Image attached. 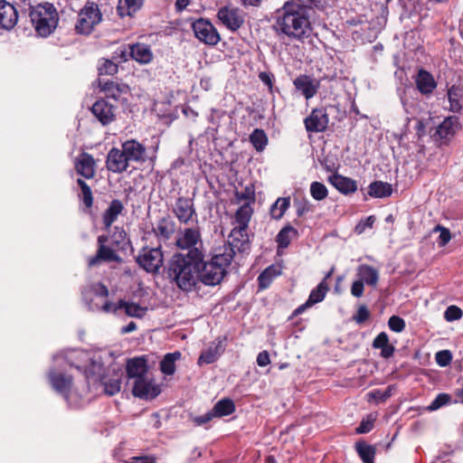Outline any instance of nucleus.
Returning a JSON list of instances; mask_svg holds the SVG:
<instances>
[{
  "instance_id": "58",
  "label": "nucleus",
  "mask_w": 463,
  "mask_h": 463,
  "mask_svg": "<svg viewBox=\"0 0 463 463\" xmlns=\"http://www.w3.org/2000/svg\"><path fill=\"white\" fill-rule=\"evenodd\" d=\"M392 386H388L384 391L376 390L371 392L369 395L378 402H385L392 396Z\"/></svg>"
},
{
  "instance_id": "15",
  "label": "nucleus",
  "mask_w": 463,
  "mask_h": 463,
  "mask_svg": "<svg viewBox=\"0 0 463 463\" xmlns=\"http://www.w3.org/2000/svg\"><path fill=\"white\" fill-rule=\"evenodd\" d=\"M121 148L126 154L128 161L143 164L146 161V148L136 139H128L122 143Z\"/></svg>"
},
{
  "instance_id": "36",
  "label": "nucleus",
  "mask_w": 463,
  "mask_h": 463,
  "mask_svg": "<svg viewBox=\"0 0 463 463\" xmlns=\"http://www.w3.org/2000/svg\"><path fill=\"white\" fill-rule=\"evenodd\" d=\"M181 353L175 351L166 354L160 362V370L165 375H173L175 373V362L181 358Z\"/></svg>"
},
{
  "instance_id": "53",
  "label": "nucleus",
  "mask_w": 463,
  "mask_h": 463,
  "mask_svg": "<svg viewBox=\"0 0 463 463\" xmlns=\"http://www.w3.org/2000/svg\"><path fill=\"white\" fill-rule=\"evenodd\" d=\"M388 326L392 331L401 333L405 329L406 323L401 317L393 315L389 318Z\"/></svg>"
},
{
  "instance_id": "22",
  "label": "nucleus",
  "mask_w": 463,
  "mask_h": 463,
  "mask_svg": "<svg viewBox=\"0 0 463 463\" xmlns=\"http://www.w3.org/2000/svg\"><path fill=\"white\" fill-rule=\"evenodd\" d=\"M117 249L114 247H109L108 245H101L98 247L97 252L94 256H91L89 260V266L94 267L99 265L100 262H118L120 260V257L118 255Z\"/></svg>"
},
{
  "instance_id": "64",
  "label": "nucleus",
  "mask_w": 463,
  "mask_h": 463,
  "mask_svg": "<svg viewBox=\"0 0 463 463\" xmlns=\"http://www.w3.org/2000/svg\"><path fill=\"white\" fill-rule=\"evenodd\" d=\"M236 197L239 200H246L249 201L248 203L254 202L255 201V195L254 192L250 190L249 187H246L245 190L241 193L237 192Z\"/></svg>"
},
{
  "instance_id": "30",
  "label": "nucleus",
  "mask_w": 463,
  "mask_h": 463,
  "mask_svg": "<svg viewBox=\"0 0 463 463\" xmlns=\"http://www.w3.org/2000/svg\"><path fill=\"white\" fill-rule=\"evenodd\" d=\"M200 239V232L195 229H185L182 237L178 238L176 245L180 249H194Z\"/></svg>"
},
{
  "instance_id": "7",
  "label": "nucleus",
  "mask_w": 463,
  "mask_h": 463,
  "mask_svg": "<svg viewBox=\"0 0 463 463\" xmlns=\"http://www.w3.org/2000/svg\"><path fill=\"white\" fill-rule=\"evenodd\" d=\"M244 13L237 7L222 6L217 12V18L231 32H237L244 24Z\"/></svg>"
},
{
  "instance_id": "24",
  "label": "nucleus",
  "mask_w": 463,
  "mask_h": 463,
  "mask_svg": "<svg viewBox=\"0 0 463 463\" xmlns=\"http://www.w3.org/2000/svg\"><path fill=\"white\" fill-rule=\"evenodd\" d=\"M124 210V204L120 200L113 199L109 203L108 208L102 213V223L105 230H109L111 227Z\"/></svg>"
},
{
  "instance_id": "47",
  "label": "nucleus",
  "mask_w": 463,
  "mask_h": 463,
  "mask_svg": "<svg viewBox=\"0 0 463 463\" xmlns=\"http://www.w3.org/2000/svg\"><path fill=\"white\" fill-rule=\"evenodd\" d=\"M123 308L125 309V313L127 316L136 318H142L146 315L147 308L143 307L140 305L134 302H127L125 301V305H123Z\"/></svg>"
},
{
  "instance_id": "61",
  "label": "nucleus",
  "mask_w": 463,
  "mask_h": 463,
  "mask_svg": "<svg viewBox=\"0 0 463 463\" xmlns=\"http://www.w3.org/2000/svg\"><path fill=\"white\" fill-rule=\"evenodd\" d=\"M448 98L450 105V110L453 112L459 111L461 109V105L459 100L457 99V94L453 92L452 89L449 90Z\"/></svg>"
},
{
  "instance_id": "26",
  "label": "nucleus",
  "mask_w": 463,
  "mask_h": 463,
  "mask_svg": "<svg viewBox=\"0 0 463 463\" xmlns=\"http://www.w3.org/2000/svg\"><path fill=\"white\" fill-rule=\"evenodd\" d=\"M130 58L141 64L149 63L153 59L150 47L144 43L128 45Z\"/></svg>"
},
{
  "instance_id": "46",
  "label": "nucleus",
  "mask_w": 463,
  "mask_h": 463,
  "mask_svg": "<svg viewBox=\"0 0 463 463\" xmlns=\"http://www.w3.org/2000/svg\"><path fill=\"white\" fill-rule=\"evenodd\" d=\"M219 355V346H210L207 350L203 351L200 354L198 358V364L202 365L203 364H213L218 359Z\"/></svg>"
},
{
  "instance_id": "4",
  "label": "nucleus",
  "mask_w": 463,
  "mask_h": 463,
  "mask_svg": "<svg viewBox=\"0 0 463 463\" xmlns=\"http://www.w3.org/2000/svg\"><path fill=\"white\" fill-rule=\"evenodd\" d=\"M29 16L35 32L42 37H48L56 29L59 14L53 4L44 2L30 6Z\"/></svg>"
},
{
  "instance_id": "45",
  "label": "nucleus",
  "mask_w": 463,
  "mask_h": 463,
  "mask_svg": "<svg viewBox=\"0 0 463 463\" xmlns=\"http://www.w3.org/2000/svg\"><path fill=\"white\" fill-rule=\"evenodd\" d=\"M93 21L90 22L87 17L81 15V13L78 14V21L75 24V31L80 34H90L94 30Z\"/></svg>"
},
{
  "instance_id": "62",
  "label": "nucleus",
  "mask_w": 463,
  "mask_h": 463,
  "mask_svg": "<svg viewBox=\"0 0 463 463\" xmlns=\"http://www.w3.org/2000/svg\"><path fill=\"white\" fill-rule=\"evenodd\" d=\"M214 417L212 410L201 416L193 417L192 420L196 426H202L211 421Z\"/></svg>"
},
{
  "instance_id": "1",
  "label": "nucleus",
  "mask_w": 463,
  "mask_h": 463,
  "mask_svg": "<svg viewBox=\"0 0 463 463\" xmlns=\"http://www.w3.org/2000/svg\"><path fill=\"white\" fill-rule=\"evenodd\" d=\"M326 0H291L287 1L276 12L273 29L278 35L284 34L289 39L303 41L312 33L309 13L313 8L324 10Z\"/></svg>"
},
{
  "instance_id": "42",
  "label": "nucleus",
  "mask_w": 463,
  "mask_h": 463,
  "mask_svg": "<svg viewBox=\"0 0 463 463\" xmlns=\"http://www.w3.org/2000/svg\"><path fill=\"white\" fill-rule=\"evenodd\" d=\"M252 214V209L250 203H246L236 211L235 220L241 226V229H248V225Z\"/></svg>"
},
{
  "instance_id": "37",
  "label": "nucleus",
  "mask_w": 463,
  "mask_h": 463,
  "mask_svg": "<svg viewBox=\"0 0 463 463\" xmlns=\"http://www.w3.org/2000/svg\"><path fill=\"white\" fill-rule=\"evenodd\" d=\"M80 12L81 15L87 17L90 22L93 21V25H97L102 21L101 11L95 2L87 1Z\"/></svg>"
},
{
  "instance_id": "48",
  "label": "nucleus",
  "mask_w": 463,
  "mask_h": 463,
  "mask_svg": "<svg viewBox=\"0 0 463 463\" xmlns=\"http://www.w3.org/2000/svg\"><path fill=\"white\" fill-rule=\"evenodd\" d=\"M310 194L313 199L322 201L327 197L328 190L323 183L315 181L310 184Z\"/></svg>"
},
{
  "instance_id": "33",
  "label": "nucleus",
  "mask_w": 463,
  "mask_h": 463,
  "mask_svg": "<svg viewBox=\"0 0 463 463\" xmlns=\"http://www.w3.org/2000/svg\"><path fill=\"white\" fill-rule=\"evenodd\" d=\"M281 271L279 267L272 264L266 268L258 277V283L260 289H265L269 288L272 280L280 275Z\"/></svg>"
},
{
  "instance_id": "34",
  "label": "nucleus",
  "mask_w": 463,
  "mask_h": 463,
  "mask_svg": "<svg viewBox=\"0 0 463 463\" xmlns=\"http://www.w3.org/2000/svg\"><path fill=\"white\" fill-rule=\"evenodd\" d=\"M355 450L364 463H374L376 449L364 440H359L354 445Z\"/></svg>"
},
{
  "instance_id": "54",
  "label": "nucleus",
  "mask_w": 463,
  "mask_h": 463,
  "mask_svg": "<svg viewBox=\"0 0 463 463\" xmlns=\"http://www.w3.org/2000/svg\"><path fill=\"white\" fill-rule=\"evenodd\" d=\"M462 310L458 307L452 305L447 307L444 313V318L447 321L451 322L460 319L462 317Z\"/></svg>"
},
{
  "instance_id": "40",
  "label": "nucleus",
  "mask_w": 463,
  "mask_h": 463,
  "mask_svg": "<svg viewBox=\"0 0 463 463\" xmlns=\"http://www.w3.org/2000/svg\"><path fill=\"white\" fill-rule=\"evenodd\" d=\"M290 206V197H279L271 204L269 213L274 220H280Z\"/></svg>"
},
{
  "instance_id": "32",
  "label": "nucleus",
  "mask_w": 463,
  "mask_h": 463,
  "mask_svg": "<svg viewBox=\"0 0 463 463\" xmlns=\"http://www.w3.org/2000/svg\"><path fill=\"white\" fill-rule=\"evenodd\" d=\"M331 273L332 270L329 271L326 278L315 288L311 290L309 297L307 300L308 305H310L311 307L324 300L326 292L329 290L326 279L331 276Z\"/></svg>"
},
{
  "instance_id": "39",
  "label": "nucleus",
  "mask_w": 463,
  "mask_h": 463,
  "mask_svg": "<svg viewBox=\"0 0 463 463\" xmlns=\"http://www.w3.org/2000/svg\"><path fill=\"white\" fill-rule=\"evenodd\" d=\"M249 140L257 152H262L269 142L268 136L261 128H255L250 133Z\"/></svg>"
},
{
  "instance_id": "21",
  "label": "nucleus",
  "mask_w": 463,
  "mask_h": 463,
  "mask_svg": "<svg viewBox=\"0 0 463 463\" xmlns=\"http://www.w3.org/2000/svg\"><path fill=\"white\" fill-rule=\"evenodd\" d=\"M327 181L339 193L345 195L353 194L357 190V184L355 180L344 176L338 173L329 175Z\"/></svg>"
},
{
  "instance_id": "12",
  "label": "nucleus",
  "mask_w": 463,
  "mask_h": 463,
  "mask_svg": "<svg viewBox=\"0 0 463 463\" xmlns=\"http://www.w3.org/2000/svg\"><path fill=\"white\" fill-rule=\"evenodd\" d=\"M48 380L52 389L62 395L66 401H69L73 383L72 376L50 370L48 373Z\"/></svg>"
},
{
  "instance_id": "57",
  "label": "nucleus",
  "mask_w": 463,
  "mask_h": 463,
  "mask_svg": "<svg viewBox=\"0 0 463 463\" xmlns=\"http://www.w3.org/2000/svg\"><path fill=\"white\" fill-rule=\"evenodd\" d=\"M369 317H370V312H369L368 308L366 307V306L361 305L358 307L356 314L353 317V319L357 324H364L366 320L369 319Z\"/></svg>"
},
{
  "instance_id": "60",
  "label": "nucleus",
  "mask_w": 463,
  "mask_h": 463,
  "mask_svg": "<svg viewBox=\"0 0 463 463\" xmlns=\"http://www.w3.org/2000/svg\"><path fill=\"white\" fill-rule=\"evenodd\" d=\"M387 344H389L388 335L385 332H381L373 339L372 346L374 349H381L382 347H384Z\"/></svg>"
},
{
  "instance_id": "3",
  "label": "nucleus",
  "mask_w": 463,
  "mask_h": 463,
  "mask_svg": "<svg viewBox=\"0 0 463 463\" xmlns=\"http://www.w3.org/2000/svg\"><path fill=\"white\" fill-rule=\"evenodd\" d=\"M220 252L214 254L210 260H204L202 253V261L198 265L196 283L202 282L206 286H215L221 283L227 274V268L232 264L235 251L230 246H223Z\"/></svg>"
},
{
  "instance_id": "14",
  "label": "nucleus",
  "mask_w": 463,
  "mask_h": 463,
  "mask_svg": "<svg viewBox=\"0 0 463 463\" xmlns=\"http://www.w3.org/2000/svg\"><path fill=\"white\" fill-rule=\"evenodd\" d=\"M115 106L104 99H99L91 107L94 117L103 125L107 126L115 120Z\"/></svg>"
},
{
  "instance_id": "38",
  "label": "nucleus",
  "mask_w": 463,
  "mask_h": 463,
  "mask_svg": "<svg viewBox=\"0 0 463 463\" xmlns=\"http://www.w3.org/2000/svg\"><path fill=\"white\" fill-rule=\"evenodd\" d=\"M130 243L126 231L122 227L115 226L113 234L111 235V246L117 250H125Z\"/></svg>"
},
{
  "instance_id": "19",
  "label": "nucleus",
  "mask_w": 463,
  "mask_h": 463,
  "mask_svg": "<svg viewBox=\"0 0 463 463\" xmlns=\"http://www.w3.org/2000/svg\"><path fill=\"white\" fill-rule=\"evenodd\" d=\"M295 88L301 91L302 95L309 99L316 96L319 89L320 83L318 80L312 79L307 74H301L293 80Z\"/></svg>"
},
{
  "instance_id": "13",
  "label": "nucleus",
  "mask_w": 463,
  "mask_h": 463,
  "mask_svg": "<svg viewBox=\"0 0 463 463\" xmlns=\"http://www.w3.org/2000/svg\"><path fill=\"white\" fill-rule=\"evenodd\" d=\"M173 213L181 223L188 224L194 217H197L192 198L180 196L176 199Z\"/></svg>"
},
{
  "instance_id": "35",
  "label": "nucleus",
  "mask_w": 463,
  "mask_h": 463,
  "mask_svg": "<svg viewBox=\"0 0 463 463\" xmlns=\"http://www.w3.org/2000/svg\"><path fill=\"white\" fill-rule=\"evenodd\" d=\"M213 415L217 418L229 416L235 411V404L230 398H223L218 401L212 409Z\"/></svg>"
},
{
  "instance_id": "41",
  "label": "nucleus",
  "mask_w": 463,
  "mask_h": 463,
  "mask_svg": "<svg viewBox=\"0 0 463 463\" xmlns=\"http://www.w3.org/2000/svg\"><path fill=\"white\" fill-rule=\"evenodd\" d=\"M290 233L294 236L298 235V230L292 227L290 224L284 226L277 234L276 241L279 245V248H288L290 244Z\"/></svg>"
},
{
  "instance_id": "29",
  "label": "nucleus",
  "mask_w": 463,
  "mask_h": 463,
  "mask_svg": "<svg viewBox=\"0 0 463 463\" xmlns=\"http://www.w3.org/2000/svg\"><path fill=\"white\" fill-rule=\"evenodd\" d=\"M357 276L360 280L372 287H375L379 280L378 270L367 264H362L357 268Z\"/></svg>"
},
{
  "instance_id": "51",
  "label": "nucleus",
  "mask_w": 463,
  "mask_h": 463,
  "mask_svg": "<svg viewBox=\"0 0 463 463\" xmlns=\"http://www.w3.org/2000/svg\"><path fill=\"white\" fill-rule=\"evenodd\" d=\"M102 384L104 385V391L106 394L110 396L119 392L121 387V381L119 378H112L109 381H104V379H100Z\"/></svg>"
},
{
  "instance_id": "10",
  "label": "nucleus",
  "mask_w": 463,
  "mask_h": 463,
  "mask_svg": "<svg viewBox=\"0 0 463 463\" xmlns=\"http://www.w3.org/2000/svg\"><path fill=\"white\" fill-rule=\"evenodd\" d=\"M458 128V118L448 117L434 129L431 137L436 141H440V145H448Z\"/></svg>"
},
{
  "instance_id": "23",
  "label": "nucleus",
  "mask_w": 463,
  "mask_h": 463,
  "mask_svg": "<svg viewBox=\"0 0 463 463\" xmlns=\"http://www.w3.org/2000/svg\"><path fill=\"white\" fill-rule=\"evenodd\" d=\"M76 172L86 179H91L95 175V160L93 156L82 152L75 160Z\"/></svg>"
},
{
  "instance_id": "31",
  "label": "nucleus",
  "mask_w": 463,
  "mask_h": 463,
  "mask_svg": "<svg viewBox=\"0 0 463 463\" xmlns=\"http://www.w3.org/2000/svg\"><path fill=\"white\" fill-rule=\"evenodd\" d=\"M392 194V184L383 181H374L368 187V194L373 198H385Z\"/></svg>"
},
{
  "instance_id": "59",
  "label": "nucleus",
  "mask_w": 463,
  "mask_h": 463,
  "mask_svg": "<svg viewBox=\"0 0 463 463\" xmlns=\"http://www.w3.org/2000/svg\"><path fill=\"white\" fill-rule=\"evenodd\" d=\"M375 222V217L373 215H370L366 217L364 220H362L356 226H355V232L358 234H361L364 232L366 228H372Z\"/></svg>"
},
{
  "instance_id": "49",
  "label": "nucleus",
  "mask_w": 463,
  "mask_h": 463,
  "mask_svg": "<svg viewBox=\"0 0 463 463\" xmlns=\"http://www.w3.org/2000/svg\"><path fill=\"white\" fill-rule=\"evenodd\" d=\"M452 402V397L449 393L441 392L439 393L436 398L430 402V404L427 407L429 411H434L439 410L444 405L449 404Z\"/></svg>"
},
{
  "instance_id": "11",
  "label": "nucleus",
  "mask_w": 463,
  "mask_h": 463,
  "mask_svg": "<svg viewBox=\"0 0 463 463\" xmlns=\"http://www.w3.org/2000/svg\"><path fill=\"white\" fill-rule=\"evenodd\" d=\"M108 171L114 174H122L128 170L130 162L122 148L112 147L106 157Z\"/></svg>"
},
{
  "instance_id": "5",
  "label": "nucleus",
  "mask_w": 463,
  "mask_h": 463,
  "mask_svg": "<svg viewBox=\"0 0 463 463\" xmlns=\"http://www.w3.org/2000/svg\"><path fill=\"white\" fill-rule=\"evenodd\" d=\"M192 29L194 36L204 44L214 46L221 40L218 31L208 19H196L192 24Z\"/></svg>"
},
{
  "instance_id": "25",
  "label": "nucleus",
  "mask_w": 463,
  "mask_h": 463,
  "mask_svg": "<svg viewBox=\"0 0 463 463\" xmlns=\"http://www.w3.org/2000/svg\"><path fill=\"white\" fill-rule=\"evenodd\" d=\"M415 83L418 90L423 95L432 93L437 87V82L435 81L433 75L423 69H420L418 71Z\"/></svg>"
},
{
  "instance_id": "63",
  "label": "nucleus",
  "mask_w": 463,
  "mask_h": 463,
  "mask_svg": "<svg viewBox=\"0 0 463 463\" xmlns=\"http://www.w3.org/2000/svg\"><path fill=\"white\" fill-rule=\"evenodd\" d=\"M364 282L363 280H355L353 282L351 287V294L355 298H360L363 296L364 293Z\"/></svg>"
},
{
  "instance_id": "6",
  "label": "nucleus",
  "mask_w": 463,
  "mask_h": 463,
  "mask_svg": "<svg viewBox=\"0 0 463 463\" xmlns=\"http://www.w3.org/2000/svg\"><path fill=\"white\" fill-rule=\"evenodd\" d=\"M137 263L148 273H157L164 262L161 248H143L136 258Z\"/></svg>"
},
{
  "instance_id": "56",
  "label": "nucleus",
  "mask_w": 463,
  "mask_h": 463,
  "mask_svg": "<svg viewBox=\"0 0 463 463\" xmlns=\"http://www.w3.org/2000/svg\"><path fill=\"white\" fill-rule=\"evenodd\" d=\"M123 305H125L124 299H119L117 303L106 301L100 307V310L104 313L116 314L119 309L123 308Z\"/></svg>"
},
{
  "instance_id": "2",
  "label": "nucleus",
  "mask_w": 463,
  "mask_h": 463,
  "mask_svg": "<svg viewBox=\"0 0 463 463\" xmlns=\"http://www.w3.org/2000/svg\"><path fill=\"white\" fill-rule=\"evenodd\" d=\"M202 261V251L190 249L186 253H175L168 263V277L183 291H192L196 286L198 265Z\"/></svg>"
},
{
  "instance_id": "17",
  "label": "nucleus",
  "mask_w": 463,
  "mask_h": 463,
  "mask_svg": "<svg viewBox=\"0 0 463 463\" xmlns=\"http://www.w3.org/2000/svg\"><path fill=\"white\" fill-rule=\"evenodd\" d=\"M149 367L145 355L128 359L127 362L126 372L128 379L141 380L149 375Z\"/></svg>"
},
{
  "instance_id": "55",
  "label": "nucleus",
  "mask_w": 463,
  "mask_h": 463,
  "mask_svg": "<svg viewBox=\"0 0 463 463\" xmlns=\"http://www.w3.org/2000/svg\"><path fill=\"white\" fill-rule=\"evenodd\" d=\"M436 363L442 367L449 365L452 361V354L449 350H441L436 354Z\"/></svg>"
},
{
  "instance_id": "9",
  "label": "nucleus",
  "mask_w": 463,
  "mask_h": 463,
  "mask_svg": "<svg viewBox=\"0 0 463 463\" xmlns=\"http://www.w3.org/2000/svg\"><path fill=\"white\" fill-rule=\"evenodd\" d=\"M329 117L325 108L313 109L304 119L306 130L310 133H320L326 130Z\"/></svg>"
},
{
  "instance_id": "8",
  "label": "nucleus",
  "mask_w": 463,
  "mask_h": 463,
  "mask_svg": "<svg viewBox=\"0 0 463 463\" xmlns=\"http://www.w3.org/2000/svg\"><path fill=\"white\" fill-rule=\"evenodd\" d=\"M160 392V386L149 375L133 382L132 393L135 397L149 401L157 397Z\"/></svg>"
},
{
  "instance_id": "43",
  "label": "nucleus",
  "mask_w": 463,
  "mask_h": 463,
  "mask_svg": "<svg viewBox=\"0 0 463 463\" xmlns=\"http://www.w3.org/2000/svg\"><path fill=\"white\" fill-rule=\"evenodd\" d=\"M77 184L80 188V194L79 195L82 200L86 208H91L93 205V195L90 185L82 179L78 178Z\"/></svg>"
},
{
  "instance_id": "27",
  "label": "nucleus",
  "mask_w": 463,
  "mask_h": 463,
  "mask_svg": "<svg viewBox=\"0 0 463 463\" xmlns=\"http://www.w3.org/2000/svg\"><path fill=\"white\" fill-rule=\"evenodd\" d=\"M175 232V222L167 215L161 218L154 229L156 235L164 240H169Z\"/></svg>"
},
{
  "instance_id": "20",
  "label": "nucleus",
  "mask_w": 463,
  "mask_h": 463,
  "mask_svg": "<svg viewBox=\"0 0 463 463\" xmlns=\"http://www.w3.org/2000/svg\"><path fill=\"white\" fill-rule=\"evenodd\" d=\"M230 238H232V241L223 246H230L234 251L235 249H237L240 252H245L250 250V242L247 233V229H241V226L233 228L230 233Z\"/></svg>"
},
{
  "instance_id": "52",
  "label": "nucleus",
  "mask_w": 463,
  "mask_h": 463,
  "mask_svg": "<svg viewBox=\"0 0 463 463\" xmlns=\"http://www.w3.org/2000/svg\"><path fill=\"white\" fill-rule=\"evenodd\" d=\"M433 232H439V235L437 239V243L439 247L446 246L451 240L450 231L448 228L441 226L440 224L435 226Z\"/></svg>"
},
{
  "instance_id": "18",
  "label": "nucleus",
  "mask_w": 463,
  "mask_h": 463,
  "mask_svg": "<svg viewBox=\"0 0 463 463\" xmlns=\"http://www.w3.org/2000/svg\"><path fill=\"white\" fill-rule=\"evenodd\" d=\"M18 22V12L14 5L0 0V29L10 31Z\"/></svg>"
},
{
  "instance_id": "44",
  "label": "nucleus",
  "mask_w": 463,
  "mask_h": 463,
  "mask_svg": "<svg viewBox=\"0 0 463 463\" xmlns=\"http://www.w3.org/2000/svg\"><path fill=\"white\" fill-rule=\"evenodd\" d=\"M99 75L113 76L118 71V65L111 60L102 58L99 61L98 66Z\"/></svg>"
},
{
  "instance_id": "50",
  "label": "nucleus",
  "mask_w": 463,
  "mask_h": 463,
  "mask_svg": "<svg viewBox=\"0 0 463 463\" xmlns=\"http://www.w3.org/2000/svg\"><path fill=\"white\" fill-rule=\"evenodd\" d=\"M375 420L376 417L373 414H367L363 418L359 426L355 429V432L357 434H365L370 432L373 428Z\"/></svg>"
},
{
  "instance_id": "16",
  "label": "nucleus",
  "mask_w": 463,
  "mask_h": 463,
  "mask_svg": "<svg viewBox=\"0 0 463 463\" xmlns=\"http://www.w3.org/2000/svg\"><path fill=\"white\" fill-rule=\"evenodd\" d=\"M98 83L100 91L104 92L105 97L107 99H113L116 101H119L123 94H128L130 91L128 85L126 83L102 79H99Z\"/></svg>"
},
{
  "instance_id": "28",
  "label": "nucleus",
  "mask_w": 463,
  "mask_h": 463,
  "mask_svg": "<svg viewBox=\"0 0 463 463\" xmlns=\"http://www.w3.org/2000/svg\"><path fill=\"white\" fill-rule=\"evenodd\" d=\"M143 5V0H118L117 13L120 18L133 16Z\"/></svg>"
}]
</instances>
